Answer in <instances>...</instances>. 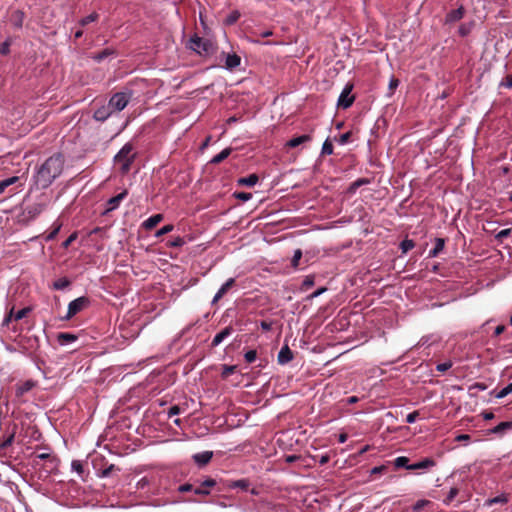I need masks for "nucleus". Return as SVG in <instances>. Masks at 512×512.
Returning <instances> with one entry per match:
<instances>
[{
	"label": "nucleus",
	"instance_id": "nucleus-30",
	"mask_svg": "<svg viewBox=\"0 0 512 512\" xmlns=\"http://www.w3.org/2000/svg\"><path fill=\"white\" fill-rule=\"evenodd\" d=\"M191 240H192L191 237H189L188 239H186V237H181V236L172 237L171 239L168 240L167 245L170 247H181L185 243H187V241H191Z\"/></svg>",
	"mask_w": 512,
	"mask_h": 512
},
{
	"label": "nucleus",
	"instance_id": "nucleus-52",
	"mask_svg": "<svg viewBox=\"0 0 512 512\" xmlns=\"http://www.w3.org/2000/svg\"><path fill=\"white\" fill-rule=\"evenodd\" d=\"M452 367V362L451 361H447V362H443V363H439L437 364L436 366V370L438 372H446L447 370H449L450 368Z\"/></svg>",
	"mask_w": 512,
	"mask_h": 512
},
{
	"label": "nucleus",
	"instance_id": "nucleus-53",
	"mask_svg": "<svg viewBox=\"0 0 512 512\" xmlns=\"http://www.w3.org/2000/svg\"><path fill=\"white\" fill-rule=\"evenodd\" d=\"M499 87L512 88V74L507 75L499 84Z\"/></svg>",
	"mask_w": 512,
	"mask_h": 512
},
{
	"label": "nucleus",
	"instance_id": "nucleus-64",
	"mask_svg": "<svg viewBox=\"0 0 512 512\" xmlns=\"http://www.w3.org/2000/svg\"><path fill=\"white\" fill-rule=\"evenodd\" d=\"M326 290H327L326 287H321V288L317 289L316 291H314L310 295V298H316V297L320 296L322 293H324Z\"/></svg>",
	"mask_w": 512,
	"mask_h": 512
},
{
	"label": "nucleus",
	"instance_id": "nucleus-8",
	"mask_svg": "<svg viewBox=\"0 0 512 512\" xmlns=\"http://www.w3.org/2000/svg\"><path fill=\"white\" fill-rule=\"evenodd\" d=\"M352 89H353L352 84H347L344 87V89L342 90V92L338 98V102H337L338 107L347 109L353 104L355 98H354V96L351 95Z\"/></svg>",
	"mask_w": 512,
	"mask_h": 512
},
{
	"label": "nucleus",
	"instance_id": "nucleus-32",
	"mask_svg": "<svg viewBox=\"0 0 512 512\" xmlns=\"http://www.w3.org/2000/svg\"><path fill=\"white\" fill-rule=\"evenodd\" d=\"M71 285V281L67 277H61L54 281L53 289L63 290Z\"/></svg>",
	"mask_w": 512,
	"mask_h": 512
},
{
	"label": "nucleus",
	"instance_id": "nucleus-5",
	"mask_svg": "<svg viewBox=\"0 0 512 512\" xmlns=\"http://www.w3.org/2000/svg\"><path fill=\"white\" fill-rule=\"evenodd\" d=\"M131 97V91L117 92L110 98L108 103L114 112H119L128 105Z\"/></svg>",
	"mask_w": 512,
	"mask_h": 512
},
{
	"label": "nucleus",
	"instance_id": "nucleus-26",
	"mask_svg": "<svg viewBox=\"0 0 512 512\" xmlns=\"http://www.w3.org/2000/svg\"><path fill=\"white\" fill-rule=\"evenodd\" d=\"M259 178L256 174H250L247 177H242L237 180L240 186H254L258 182Z\"/></svg>",
	"mask_w": 512,
	"mask_h": 512
},
{
	"label": "nucleus",
	"instance_id": "nucleus-22",
	"mask_svg": "<svg viewBox=\"0 0 512 512\" xmlns=\"http://www.w3.org/2000/svg\"><path fill=\"white\" fill-rule=\"evenodd\" d=\"M445 239L444 238H436L435 239V247L429 251L428 257L434 258L439 255V253L444 249Z\"/></svg>",
	"mask_w": 512,
	"mask_h": 512
},
{
	"label": "nucleus",
	"instance_id": "nucleus-10",
	"mask_svg": "<svg viewBox=\"0 0 512 512\" xmlns=\"http://www.w3.org/2000/svg\"><path fill=\"white\" fill-rule=\"evenodd\" d=\"M217 484L215 479L207 478L202 481L199 486L194 489V494L200 496H208L211 493V489Z\"/></svg>",
	"mask_w": 512,
	"mask_h": 512
},
{
	"label": "nucleus",
	"instance_id": "nucleus-47",
	"mask_svg": "<svg viewBox=\"0 0 512 512\" xmlns=\"http://www.w3.org/2000/svg\"><path fill=\"white\" fill-rule=\"evenodd\" d=\"M351 136H352V132L348 131V132L343 133L342 135H340L339 138H335V140L340 145H345V144H347L350 141Z\"/></svg>",
	"mask_w": 512,
	"mask_h": 512
},
{
	"label": "nucleus",
	"instance_id": "nucleus-31",
	"mask_svg": "<svg viewBox=\"0 0 512 512\" xmlns=\"http://www.w3.org/2000/svg\"><path fill=\"white\" fill-rule=\"evenodd\" d=\"M508 502V497L504 494L489 498L485 501V506L491 507L495 504H506Z\"/></svg>",
	"mask_w": 512,
	"mask_h": 512
},
{
	"label": "nucleus",
	"instance_id": "nucleus-13",
	"mask_svg": "<svg viewBox=\"0 0 512 512\" xmlns=\"http://www.w3.org/2000/svg\"><path fill=\"white\" fill-rule=\"evenodd\" d=\"M212 457H213L212 451H203V452L194 454L192 456V459L199 467H203V466H206L211 461Z\"/></svg>",
	"mask_w": 512,
	"mask_h": 512
},
{
	"label": "nucleus",
	"instance_id": "nucleus-43",
	"mask_svg": "<svg viewBox=\"0 0 512 512\" xmlns=\"http://www.w3.org/2000/svg\"><path fill=\"white\" fill-rule=\"evenodd\" d=\"M112 54H113V51L107 48V49H104L101 52L97 53L93 58H94V60L101 62L102 60H104L105 58H107L108 56H110Z\"/></svg>",
	"mask_w": 512,
	"mask_h": 512
},
{
	"label": "nucleus",
	"instance_id": "nucleus-61",
	"mask_svg": "<svg viewBox=\"0 0 512 512\" xmlns=\"http://www.w3.org/2000/svg\"><path fill=\"white\" fill-rule=\"evenodd\" d=\"M36 459L40 460H50L51 462L54 461V458L51 457L49 453H41L36 456Z\"/></svg>",
	"mask_w": 512,
	"mask_h": 512
},
{
	"label": "nucleus",
	"instance_id": "nucleus-44",
	"mask_svg": "<svg viewBox=\"0 0 512 512\" xmlns=\"http://www.w3.org/2000/svg\"><path fill=\"white\" fill-rule=\"evenodd\" d=\"M11 38H7L1 45H0V54L1 55H8L10 52V46H11Z\"/></svg>",
	"mask_w": 512,
	"mask_h": 512
},
{
	"label": "nucleus",
	"instance_id": "nucleus-42",
	"mask_svg": "<svg viewBox=\"0 0 512 512\" xmlns=\"http://www.w3.org/2000/svg\"><path fill=\"white\" fill-rule=\"evenodd\" d=\"M314 285V275H307L305 279L303 280L301 289L303 291H307L309 288H311Z\"/></svg>",
	"mask_w": 512,
	"mask_h": 512
},
{
	"label": "nucleus",
	"instance_id": "nucleus-25",
	"mask_svg": "<svg viewBox=\"0 0 512 512\" xmlns=\"http://www.w3.org/2000/svg\"><path fill=\"white\" fill-rule=\"evenodd\" d=\"M250 486V481L248 479H239L234 481H229L227 487L230 489L240 488L242 490H248Z\"/></svg>",
	"mask_w": 512,
	"mask_h": 512
},
{
	"label": "nucleus",
	"instance_id": "nucleus-45",
	"mask_svg": "<svg viewBox=\"0 0 512 512\" xmlns=\"http://www.w3.org/2000/svg\"><path fill=\"white\" fill-rule=\"evenodd\" d=\"M512 393V382L509 383L506 387H504L503 389H501L497 394H496V398H504L506 396H508L509 394Z\"/></svg>",
	"mask_w": 512,
	"mask_h": 512
},
{
	"label": "nucleus",
	"instance_id": "nucleus-38",
	"mask_svg": "<svg viewBox=\"0 0 512 512\" xmlns=\"http://www.w3.org/2000/svg\"><path fill=\"white\" fill-rule=\"evenodd\" d=\"M163 220V215L158 213L154 214L147 219L143 220L141 224H159Z\"/></svg>",
	"mask_w": 512,
	"mask_h": 512
},
{
	"label": "nucleus",
	"instance_id": "nucleus-59",
	"mask_svg": "<svg viewBox=\"0 0 512 512\" xmlns=\"http://www.w3.org/2000/svg\"><path fill=\"white\" fill-rule=\"evenodd\" d=\"M398 85H399V80L397 78L392 77L389 81L390 94L393 93V91L398 87Z\"/></svg>",
	"mask_w": 512,
	"mask_h": 512
},
{
	"label": "nucleus",
	"instance_id": "nucleus-58",
	"mask_svg": "<svg viewBox=\"0 0 512 512\" xmlns=\"http://www.w3.org/2000/svg\"><path fill=\"white\" fill-rule=\"evenodd\" d=\"M181 413V409L178 405L171 406L168 410V416L172 417Z\"/></svg>",
	"mask_w": 512,
	"mask_h": 512
},
{
	"label": "nucleus",
	"instance_id": "nucleus-34",
	"mask_svg": "<svg viewBox=\"0 0 512 512\" xmlns=\"http://www.w3.org/2000/svg\"><path fill=\"white\" fill-rule=\"evenodd\" d=\"M411 464H409V458L406 457V456H399L397 457L395 460H394V466L396 468H406L408 469V467L410 466Z\"/></svg>",
	"mask_w": 512,
	"mask_h": 512
},
{
	"label": "nucleus",
	"instance_id": "nucleus-36",
	"mask_svg": "<svg viewBox=\"0 0 512 512\" xmlns=\"http://www.w3.org/2000/svg\"><path fill=\"white\" fill-rule=\"evenodd\" d=\"M333 151H334V148H333L332 141L329 138H327L322 145L321 154L322 155H331V154H333Z\"/></svg>",
	"mask_w": 512,
	"mask_h": 512
},
{
	"label": "nucleus",
	"instance_id": "nucleus-4",
	"mask_svg": "<svg viewBox=\"0 0 512 512\" xmlns=\"http://www.w3.org/2000/svg\"><path fill=\"white\" fill-rule=\"evenodd\" d=\"M190 48L199 55H210L215 51L214 44L210 40L198 36L190 39Z\"/></svg>",
	"mask_w": 512,
	"mask_h": 512
},
{
	"label": "nucleus",
	"instance_id": "nucleus-23",
	"mask_svg": "<svg viewBox=\"0 0 512 512\" xmlns=\"http://www.w3.org/2000/svg\"><path fill=\"white\" fill-rule=\"evenodd\" d=\"M24 12L16 10L11 14V23L16 28H21L24 21Z\"/></svg>",
	"mask_w": 512,
	"mask_h": 512
},
{
	"label": "nucleus",
	"instance_id": "nucleus-51",
	"mask_svg": "<svg viewBox=\"0 0 512 512\" xmlns=\"http://www.w3.org/2000/svg\"><path fill=\"white\" fill-rule=\"evenodd\" d=\"M234 196L236 199H239L243 202H246L252 198V194L247 192H235Z\"/></svg>",
	"mask_w": 512,
	"mask_h": 512
},
{
	"label": "nucleus",
	"instance_id": "nucleus-48",
	"mask_svg": "<svg viewBox=\"0 0 512 512\" xmlns=\"http://www.w3.org/2000/svg\"><path fill=\"white\" fill-rule=\"evenodd\" d=\"M301 258H302V251L300 249L295 250L292 260H291L292 267L297 268Z\"/></svg>",
	"mask_w": 512,
	"mask_h": 512
},
{
	"label": "nucleus",
	"instance_id": "nucleus-37",
	"mask_svg": "<svg viewBox=\"0 0 512 512\" xmlns=\"http://www.w3.org/2000/svg\"><path fill=\"white\" fill-rule=\"evenodd\" d=\"M14 441V434H9L8 436L0 439V450H6L8 447L12 445Z\"/></svg>",
	"mask_w": 512,
	"mask_h": 512
},
{
	"label": "nucleus",
	"instance_id": "nucleus-40",
	"mask_svg": "<svg viewBox=\"0 0 512 512\" xmlns=\"http://www.w3.org/2000/svg\"><path fill=\"white\" fill-rule=\"evenodd\" d=\"M98 18H99V15H98L96 12H93V13H91L90 15H88V16H86V17L82 18V19L79 21V24H80L81 26H86V25H88V24H89V23H91V22H95V21H97V20H98Z\"/></svg>",
	"mask_w": 512,
	"mask_h": 512
},
{
	"label": "nucleus",
	"instance_id": "nucleus-14",
	"mask_svg": "<svg viewBox=\"0 0 512 512\" xmlns=\"http://www.w3.org/2000/svg\"><path fill=\"white\" fill-rule=\"evenodd\" d=\"M436 462L432 458H424L417 463H413L408 467V470H429L434 467Z\"/></svg>",
	"mask_w": 512,
	"mask_h": 512
},
{
	"label": "nucleus",
	"instance_id": "nucleus-63",
	"mask_svg": "<svg viewBox=\"0 0 512 512\" xmlns=\"http://www.w3.org/2000/svg\"><path fill=\"white\" fill-rule=\"evenodd\" d=\"M511 233V229H505V230H502L500 231L498 234H497V238L499 240H502L504 237H507L509 234Z\"/></svg>",
	"mask_w": 512,
	"mask_h": 512
},
{
	"label": "nucleus",
	"instance_id": "nucleus-9",
	"mask_svg": "<svg viewBox=\"0 0 512 512\" xmlns=\"http://www.w3.org/2000/svg\"><path fill=\"white\" fill-rule=\"evenodd\" d=\"M127 195H128L127 190H123L116 196H113L110 199H108L105 203V208H104V211L102 212V214L106 215V214L112 212L113 210L117 209L119 207L120 203L127 197Z\"/></svg>",
	"mask_w": 512,
	"mask_h": 512
},
{
	"label": "nucleus",
	"instance_id": "nucleus-17",
	"mask_svg": "<svg viewBox=\"0 0 512 512\" xmlns=\"http://www.w3.org/2000/svg\"><path fill=\"white\" fill-rule=\"evenodd\" d=\"M233 332V328L231 326L225 327L223 330H221L219 333L215 335V337L212 340V346H218L224 339L229 337Z\"/></svg>",
	"mask_w": 512,
	"mask_h": 512
},
{
	"label": "nucleus",
	"instance_id": "nucleus-56",
	"mask_svg": "<svg viewBox=\"0 0 512 512\" xmlns=\"http://www.w3.org/2000/svg\"><path fill=\"white\" fill-rule=\"evenodd\" d=\"M419 416V412L418 411H413L411 413H409L406 417V422L409 423V424H412L416 421V419L418 418Z\"/></svg>",
	"mask_w": 512,
	"mask_h": 512
},
{
	"label": "nucleus",
	"instance_id": "nucleus-33",
	"mask_svg": "<svg viewBox=\"0 0 512 512\" xmlns=\"http://www.w3.org/2000/svg\"><path fill=\"white\" fill-rule=\"evenodd\" d=\"M239 18H240L239 11L234 10L227 15V17L224 20V23H225V25L231 26V25L235 24Z\"/></svg>",
	"mask_w": 512,
	"mask_h": 512
},
{
	"label": "nucleus",
	"instance_id": "nucleus-6",
	"mask_svg": "<svg viewBox=\"0 0 512 512\" xmlns=\"http://www.w3.org/2000/svg\"><path fill=\"white\" fill-rule=\"evenodd\" d=\"M90 304V300L88 297L81 296L79 298L74 299L68 305V311L65 315V320H70L75 315L86 309Z\"/></svg>",
	"mask_w": 512,
	"mask_h": 512
},
{
	"label": "nucleus",
	"instance_id": "nucleus-54",
	"mask_svg": "<svg viewBox=\"0 0 512 512\" xmlns=\"http://www.w3.org/2000/svg\"><path fill=\"white\" fill-rule=\"evenodd\" d=\"M194 489H195L194 486L190 483H185L178 487V491L180 493H185V492H190V491L194 492Z\"/></svg>",
	"mask_w": 512,
	"mask_h": 512
},
{
	"label": "nucleus",
	"instance_id": "nucleus-60",
	"mask_svg": "<svg viewBox=\"0 0 512 512\" xmlns=\"http://www.w3.org/2000/svg\"><path fill=\"white\" fill-rule=\"evenodd\" d=\"M77 238V234L76 233H73L71 234L63 243V246L65 248H67L68 246L71 245V243Z\"/></svg>",
	"mask_w": 512,
	"mask_h": 512
},
{
	"label": "nucleus",
	"instance_id": "nucleus-49",
	"mask_svg": "<svg viewBox=\"0 0 512 512\" xmlns=\"http://www.w3.org/2000/svg\"><path fill=\"white\" fill-rule=\"evenodd\" d=\"M245 361L247 363H253L257 358L256 350H249L244 354Z\"/></svg>",
	"mask_w": 512,
	"mask_h": 512
},
{
	"label": "nucleus",
	"instance_id": "nucleus-28",
	"mask_svg": "<svg viewBox=\"0 0 512 512\" xmlns=\"http://www.w3.org/2000/svg\"><path fill=\"white\" fill-rule=\"evenodd\" d=\"M18 176H12L3 180H0V194H2L8 187L19 182Z\"/></svg>",
	"mask_w": 512,
	"mask_h": 512
},
{
	"label": "nucleus",
	"instance_id": "nucleus-1",
	"mask_svg": "<svg viewBox=\"0 0 512 512\" xmlns=\"http://www.w3.org/2000/svg\"><path fill=\"white\" fill-rule=\"evenodd\" d=\"M64 157L61 153H56L47 158L36 170L33 179L37 188H48L56 178H58L64 169Z\"/></svg>",
	"mask_w": 512,
	"mask_h": 512
},
{
	"label": "nucleus",
	"instance_id": "nucleus-2",
	"mask_svg": "<svg viewBox=\"0 0 512 512\" xmlns=\"http://www.w3.org/2000/svg\"><path fill=\"white\" fill-rule=\"evenodd\" d=\"M136 158L134 147L131 143H126L119 152L114 156L115 164L120 165V172L125 175L131 169V164Z\"/></svg>",
	"mask_w": 512,
	"mask_h": 512
},
{
	"label": "nucleus",
	"instance_id": "nucleus-21",
	"mask_svg": "<svg viewBox=\"0 0 512 512\" xmlns=\"http://www.w3.org/2000/svg\"><path fill=\"white\" fill-rule=\"evenodd\" d=\"M241 63V58L237 54H228L226 56L225 67L232 70L238 67Z\"/></svg>",
	"mask_w": 512,
	"mask_h": 512
},
{
	"label": "nucleus",
	"instance_id": "nucleus-16",
	"mask_svg": "<svg viewBox=\"0 0 512 512\" xmlns=\"http://www.w3.org/2000/svg\"><path fill=\"white\" fill-rule=\"evenodd\" d=\"M235 285V279L229 278L218 290L213 298V303L218 302Z\"/></svg>",
	"mask_w": 512,
	"mask_h": 512
},
{
	"label": "nucleus",
	"instance_id": "nucleus-62",
	"mask_svg": "<svg viewBox=\"0 0 512 512\" xmlns=\"http://www.w3.org/2000/svg\"><path fill=\"white\" fill-rule=\"evenodd\" d=\"M299 459H300V456H299V455H295V454H293V455H287V456L285 457V462H287V463H293V462H296V461H297V460H299Z\"/></svg>",
	"mask_w": 512,
	"mask_h": 512
},
{
	"label": "nucleus",
	"instance_id": "nucleus-29",
	"mask_svg": "<svg viewBox=\"0 0 512 512\" xmlns=\"http://www.w3.org/2000/svg\"><path fill=\"white\" fill-rule=\"evenodd\" d=\"M232 152L231 148H225L211 159L212 164H219L224 161Z\"/></svg>",
	"mask_w": 512,
	"mask_h": 512
},
{
	"label": "nucleus",
	"instance_id": "nucleus-27",
	"mask_svg": "<svg viewBox=\"0 0 512 512\" xmlns=\"http://www.w3.org/2000/svg\"><path fill=\"white\" fill-rule=\"evenodd\" d=\"M370 183V179L368 178H359L357 180H355L354 182H352L348 188V193L350 194H354L357 189L363 185H367Z\"/></svg>",
	"mask_w": 512,
	"mask_h": 512
},
{
	"label": "nucleus",
	"instance_id": "nucleus-15",
	"mask_svg": "<svg viewBox=\"0 0 512 512\" xmlns=\"http://www.w3.org/2000/svg\"><path fill=\"white\" fill-rule=\"evenodd\" d=\"M278 363L281 365L289 363L293 359V352L288 345H284L278 353Z\"/></svg>",
	"mask_w": 512,
	"mask_h": 512
},
{
	"label": "nucleus",
	"instance_id": "nucleus-24",
	"mask_svg": "<svg viewBox=\"0 0 512 512\" xmlns=\"http://www.w3.org/2000/svg\"><path fill=\"white\" fill-rule=\"evenodd\" d=\"M463 15H464V8L461 6L457 9L450 11L446 16V21L447 22H456V21L462 19Z\"/></svg>",
	"mask_w": 512,
	"mask_h": 512
},
{
	"label": "nucleus",
	"instance_id": "nucleus-11",
	"mask_svg": "<svg viewBox=\"0 0 512 512\" xmlns=\"http://www.w3.org/2000/svg\"><path fill=\"white\" fill-rule=\"evenodd\" d=\"M36 383L33 380H27L23 383H19L15 388V396L18 400H21L23 396L31 391L35 387Z\"/></svg>",
	"mask_w": 512,
	"mask_h": 512
},
{
	"label": "nucleus",
	"instance_id": "nucleus-57",
	"mask_svg": "<svg viewBox=\"0 0 512 512\" xmlns=\"http://www.w3.org/2000/svg\"><path fill=\"white\" fill-rule=\"evenodd\" d=\"M174 226H163L162 229L155 232V236L159 237L173 230Z\"/></svg>",
	"mask_w": 512,
	"mask_h": 512
},
{
	"label": "nucleus",
	"instance_id": "nucleus-41",
	"mask_svg": "<svg viewBox=\"0 0 512 512\" xmlns=\"http://www.w3.org/2000/svg\"><path fill=\"white\" fill-rule=\"evenodd\" d=\"M237 369L236 365H224L223 371L221 373L222 378H228L230 375H232Z\"/></svg>",
	"mask_w": 512,
	"mask_h": 512
},
{
	"label": "nucleus",
	"instance_id": "nucleus-35",
	"mask_svg": "<svg viewBox=\"0 0 512 512\" xmlns=\"http://www.w3.org/2000/svg\"><path fill=\"white\" fill-rule=\"evenodd\" d=\"M458 494L459 489L457 487H452L448 492L447 496L443 499L444 504H451Z\"/></svg>",
	"mask_w": 512,
	"mask_h": 512
},
{
	"label": "nucleus",
	"instance_id": "nucleus-19",
	"mask_svg": "<svg viewBox=\"0 0 512 512\" xmlns=\"http://www.w3.org/2000/svg\"><path fill=\"white\" fill-rule=\"evenodd\" d=\"M310 140H311V136L308 135V134H305V135H301V136L294 137V138L290 139L286 143V146H288L290 148H296V147H298L301 144L309 142Z\"/></svg>",
	"mask_w": 512,
	"mask_h": 512
},
{
	"label": "nucleus",
	"instance_id": "nucleus-50",
	"mask_svg": "<svg viewBox=\"0 0 512 512\" xmlns=\"http://www.w3.org/2000/svg\"><path fill=\"white\" fill-rule=\"evenodd\" d=\"M430 502L428 500H418L412 507L414 512H420Z\"/></svg>",
	"mask_w": 512,
	"mask_h": 512
},
{
	"label": "nucleus",
	"instance_id": "nucleus-39",
	"mask_svg": "<svg viewBox=\"0 0 512 512\" xmlns=\"http://www.w3.org/2000/svg\"><path fill=\"white\" fill-rule=\"evenodd\" d=\"M414 246H415V243L411 239H404L400 243V249H401L402 253H404V254L407 253L412 248H414Z\"/></svg>",
	"mask_w": 512,
	"mask_h": 512
},
{
	"label": "nucleus",
	"instance_id": "nucleus-12",
	"mask_svg": "<svg viewBox=\"0 0 512 512\" xmlns=\"http://www.w3.org/2000/svg\"><path fill=\"white\" fill-rule=\"evenodd\" d=\"M113 109L110 107L109 103L107 105H103L97 108L93 113V118L96 121L104 122L107 120L110 115L113 113Z\"/></svg>",
	"mask_w": 512,
	"mask_h": 512
},
{
	"label": "nucleus",
	"instance_id": "nucleus-46",
	"mask_svg": "<svg viewBox=\"0 0 512 512\" xmlns=\"http://www.w3.org/2000/svg\"><path fill=\"white\" fill-rule=\"evenodd\" d=\"M72 469L76 471L79 475H82L84 473V465L82 461L80 460H73L72 461Z\"/></svg>",
	"mask_w": 512,
	"mask_h": 512
},
{
	"label": "nucleus",
	"instance_id": "nucleus-20",
	"mask_svg": "<svg viewBox=\"0 0 512 512\" xmlns=\"http://www.w3.org/2000/svg\"><path fill=\"white\" fill-rule=\"evenodd\" d=\"M77 340V336L68 332H60L57 334V341L60 345H66Z\"/></svg>",
	"mask_w": 512,
	"mask_h": 512
},
{
	"label": "nucleus",
	"instance_id": "nucleus-7",
	"mask_svg": "<svg viewBox=\"0 0 512 512\" xmlns=\"http://www.w3.org/2000/svg\"><path fill=\"white\" fill-rule=\"evenodd\" d=\"M46 208L44 201L35 202L25 206L23 216L25 221H32L40 215Z\"/></svg>",
	"mask_w": 512,
	"mask_h": 512
},
{
	"label": "nucleus",
	"instance_id": "nucleus-55",
	"mask_svg": "<svg viewBox=\"0 0 512 512\" xmlns=\"http://www.w3.org/2000/svg\"><path fill=\"white\" fill-rule=\"evenodd\" d=\"M29 311H30L29 308H23V309L18 310L15 314V320L23 319L28 314Z\"/></svg>",
	"mask_w": 512,
	"mask_h": 512
},
{
	"label": "nucleus",
	"instance_id": "nucleus-18",
	"mask_svg": "<svg viewBox=\"0 0 512 512\" xmlns=\"http://www.w3.org/2000/svg\"><path fill=\"white\" fill-rule=\"evenodd\" d=\"M509 430H512V421L501 422L494 428L490 429L489 432L492 434L503 435L506 431Z\"/></svg>",
	"mask_w": 512,
	"mask_h": 512
},
{
	"label": "nucleus",
	"instance_id": "nucleus-3",
	"mask_svg": "<svg viewBox=\"0 0 512 512\" xmlns=\"http://www.w3.org/2000/svg\"><path fill=\"white\" fill-rule=\"evenodd\" d=\"M93 468L98 477H109L114 471H120V468L114 464H109L103 455H96L92 459Z\"/></svg>",
	"mask_w": 512,
	"mask_h": 512
}]
</instances>
